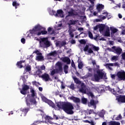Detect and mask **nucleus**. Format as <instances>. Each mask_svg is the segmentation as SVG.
<instances>
[{
    "label": "nucleus",
    "mask_w": 125,
    "mask_h": 125,
    "mask_svg": "<svg viewBox=\"0 0 125 125\" xmlns=\"http://www.w3.org/2000/svg\"><path fill=\"white\" fill-rule=\"evenodd\" d=\"M40 69H41V71H42V70H45V66H44V65H41Z\"/></svg>",
    "instance_id": "57"
},
{
    "label": "nucleus",
    "mask_w": 125,
    "mask_h": 125,
    "mask_svg": "<svg viewBox=\"0 0 125 125\" xmlns=\"http://www.w3.org/2000/svg\"><path fill=\"white\" fill-rule=\"evenodd\" d=\"M71 11H69L68 12V15L67 16H74L76 15H77V14L74 13V12L75 11V10H74L73 9H71Z\"/></svg>",
    "instance_id": "28"
},
{
    "label": "nucleus",
    "mask_w": 125,
    "mask_h": 125,
    "mask_svg": "<svg viewBox=\"0 0 125 125\" xmlns=\"http://www.w3.org/2000/svg\"><path fill=\"white\" fill-rule=\"evenodd\" d=\"M21 79H22V80L23 81V83H25L27 81L26 80V78H25V76H21Z\"/></svg>",
    "instance_id": "53"
},
{
    "label": "nucleus",
    "mask_w": 125,
    "mask_h": 125,
    "mask_svg": "<svg viewBox=\"0 0 125 125\" xmlns=\"http://www.w3.org/2000/svg\"><path fill=\"white\" fill-rule=\"evenodd\" d=\"M99 116L100 118H104V113H103V112H100Z\"/></svg>",
    "instance_id": "55"
},
{
    "label": "nucleus",
    "mask_w": 125,
    "mask_h": 125,
    "mask_svg": "<svg viewBox=\"0 0 125 125\" xmlns=\"http://www.w3.org/2000/svg\"><path fill=\"white\" fill-rule=\"evenodd\" d=\"M36 60H38L39 61H43L44 59H43V56L41 55H39L36 57Z\"/></svg>",
    "instance_id": "31"
},
{
    "label": "nucleus",
    "mask_w": 125,
    "mask_h": 125,
    "mask_svg": "<svg viewBox=\"0 0 125 125\" xmlns=\"http://www.w3.org/2000/svg\"><path fill=\"white\" fill-rule=\"evenodd\" d=\"M105 27L106 25H105V24H101L99 26V31L100 32V33L104 31Z\"/></svg>",
    "instance_id": "24"
},
{
    "label": "nucleus",
    "mask_w": 125,
    "mask_h": 125,
    "mask_svg": "<svg viewBox=\"0 0 125 125\" xmlns=\"http://www.w3.org/2000/svg\"><path fill=\"white\" fill-rule=\"evenodd\" d=\"M12 4L13 6H16V5H19V4L17 3L16 1H13Z\"/></svg>",
    "instance_id": "61"
},
{
    "label": "nucleus",
    "mask_w": 125,
    "mask_h": 125,
    "mask_svg": "<svg viewBox=\"0 0 125 125\" xmlns=\"http://www.w3.org/2000/svg\"><path fill=\"white\" fill-rule=\"evenodd\" d=\"M122 115L119 114L117 117L115 118L116 121H120V120H122Z\"/></svg>",
    "instance_id": "46"
},
{
    "label": "nucleus",
    "mask_w": 125,
    "mask_h": 125,
    "mask_svg": "<svg viewBox=\"0 0 125 125\" xmlns=\"http://www.w3.org/2000/svg\"><path fill=\"white\" fill-rule=\"evenodd\" d=\"M90 104L91 106H94V108H95V109L96 108V102H95L94 100L92 99L90 100Z\"/></svg>",
    "instance_id": "27"
},
{
    "label": "nucleus",
    "mask_w": 125,
    "mask_h": 125,
    "mask_svg": "<svg viewBox=\"0 0 125 125\" xmlns=\"http://www.w3.org/2000/svg\"><path fill=\"white\" fill-rule=\"evenodd\" d=\"M80 42L81 44H85V43H86V41L84 40H80Z\"/></svg>",
    "instance_id": "49"
},
{
    "label": "nucleus",
    "mask_w": 125,
    "mask_h": 125,
    "mask_svg": "<svg viewBox=\"0 0 125 125\" xmlns=\"http://www.w3.org/2000/svg\"><path fill=\"white\" fill-rule=\"evenodd\" d=\"M39 78H41L43 81H45V82H48V81L51 80L50 76H49V74L45 72L42 75L39 76Z\"/></svg>",
    "instance_id": "12"
},
{
    "label": "nucleus",
    "mask_w": 125,
    "mask_h": 125,
    "mask_svg": "<svg viewBox=\"0 0 125 125\" xmlns=\"http://www.w3.org/2000/svg\"><path fill=\"white\" fill-rule=\"evenodd\" d=\"M33 53H36L37 55H42V54L41 52H40V51L38 50L34 51Z\"/></svg>",
    "instance_id": "44"
},
{
    "label": "nucleus",
    "mask_w": 125,
    "mask_h": 125,
    "mask_svg": "<svg viewBox=\"0 0 125 125\" xmlns=\"http://www.w3.org/2000/svg\"><path fill=\"white\" fill-rule=\"evenodd\" d=\"M70 100H72L75 103H80L81 102V99L78 97L71 96L69 98Z\"/></svg>",
    "instance_id": "19"
},
{
    "label": "nucleus",
    "mask_w": 125,
    "mask_h": 125,
    "mask_svg": "<svg viewBox=\"0 0 125 125\" xmlns=\"http://www.w3.org/2000/svg\"><path fill=\"white\" fill-rule=\"evenodd\" d=\"M88 36L90 39H93V35H92V33H91V32L88 31Z\"/></svg>",
    "instance_id": "50"
},
{
    "label": "nucleus",
    "mask_w": 125,
    "mask_h": 125,
    "mask_svg": "<svg viewBox=\"0 0 125 125\" xmlns=\"http://www.w3.org/2000/svg\"><path fill=\"white\" fill-rule=\"evenodd\" d=\"M64 45H66V42H62L60 43V47H62V46H64Z\"/></svg>",
    "instance_id": "48"
},
{
    "label": "nucleus",
    "mask_w": 125,
    "mask_h": 125,
    "mask_svg": "<svg viewBox=\"0 0 125 125\" xmlns=\"http://www.w3.org/2000/svg\"><path fill=\"white\" fill-rule=\"evenodd\" d=\"M42 101L45 102V103H47V104H49V106L52 107V108H53L54 109H55L56 108V106H55V104L50 100H48L47 98H46L44 96H42Z\"/></svg>",
    "instance_id": "10"
},
{
    "label": "nucleus",
    "mask_w": 125,
    "mask_h": 125,
    "mask_svg": "<svg viewBox=\"0 0 125 125\" xmlns=\"http://www.w3.org/2000/svg\"><path fill=\"white\" fill-rule=\"evenodd\" d=\"M89 115H90V114H92V113H93V109H90L89 110Z\"/></svg>",
    "instance_id": "63"
},
{
    "label": "nucleus",
    "mask_w": 125,
    "mask_h": 125,
    "mask_svg": "<svg viewBox=\"0 0 125 125\" xmlns=\"http://www.w3.org/2000/svg\"><path fill=\"white\" fill-rule=\"evenodd\" d=\"M54 95L56 96H57V95H59V90H57V91H55L54 92Z\"/></svg>",
    "instance_id": "58"
},
{
    "label": "nucleus",
    "mask_w": 125,
    "mask_h": 125,
    "mask_svg": "<svg viewBox=\"0 0 125 125\" xmlns=\"http://www.w3.org/2000/svg\"><path fill=\"white\" fill-rule=\"evenodd\" d=\"M44 119L45 120V121H47V122L48 123H49V124H52L53 123L52 122H51L50 121V120H53V118L49 116H46L45 117H44Z\"/></svg>",
    "instance_id": "23"
},
{
    "label": "nucleus",
    "mask_w": 125,
    "mask_h": 125,
    "mask_svg": "<svg viewBox=\"0 0 125 125\" xmlns=\"http://www.w3.org/2000/svg\"><path fill=\"white\" fill-rule=\"evenodd\" d=\"M25 102L27 107H31L32 105L37 104V101H36V99L33 97L25 98Z\"/></svg>",
    "instance_id": "8"
},
{
    "label": "nucleus",
    "mask_w": 125,
    "mask_h": 125,
    "mask_svg": "<svg viewBox=\"0 0 125 125\" xmlns=\"http://www.w3.org/2000/svg\"><path fill=\"white\" fill-rule=\"evenodd\" d=\"M25 71H26V72H30L31 68V65H27L25 67V68L24 69Z\"/></svg>",
    "instance_id": "38"
},
{
    "label": "nucleus",
    "mask_w": 125,
    "mask_h": 125,
    "mask_svg": "<svg viewBox=\"0 0 125 125\" xmlns=\"http://www.w3.org/2000/svg\"><path fill=\"white\" fill-rule=\"evenodd\" d=\"M68 87L70 88V89H72V90L76 89V87H75V84H74V83H72L70 86H68Z\"/></svg>",
    "instance_id": "40"
},
{
    "label": "nucleus",
    "mask_w": 125,
    "mask_h": 125,
    "mask_svg": "<svg viewBox=\"0 0 125 125\" xmlns=\"http://www.w3.org/2000/svg\"><path fill=\"white\" fill-rule=\"evenodd\" d=\"M98 12H101L103 9H104V5L102 4H98L96 7Z\"/></svg>",
    "instance_id": "21"
},
{
    "label": "nucleus",
    "mask_w": 125,
    "mask_h": 125,
    "mask_svg": "<svg viewBox=\"0 0 125 125\" xmlns=\"http://www.w3.org/2000/svg\"><path fill=\"white\" fill-rule=\"evenodd\" d=\"M64 103L58 102L57 103V106L59 109H62V104Z\"/></svg>",
    "instance_id": "41"
},
{
    "label": "nucleus",
    "mask_w": 125,
    "mask_h": 125,
    "mask_svg": "<svg viewBox=\"0 0 125 125\" xmlns=\"http://www.w3.org/2000/svg\"><path fill=\"white\" fill-rule=\"evenodd\" d=\"M103 14L104 15H105V16H106V17H109V13L107 11H104V12L103 13Z\"/></svg>",
    "instance_id": "52"
},
{
    "label": "nucleus",
    "mask_w": 125,
    "mask_h": 125,
    "mask_svg": "<svg viewBox=\"0 0 125 125\" xmlns=\"http://www.w3.org/2000/svg\"><path fill=\"white\" fill-rule=\"evenodd\" d=\"M30 87L24 84L21 90V93L23 95H26L27 94V91L29 89Z\"/></svg>",
    "instance_id": "13"
},
{
    "label": "nucleus",
    "mask_w": 125,
    "mask_h": 125,
    "mask_svg": "<svg viewBox=\"0 0 125 125\" xmlns=\"http://www.w3.org/2000/svg\"><path fill=\"white\" fill-rule=\"evenodd\" d=\"M105 66H106V68H109L110 69H111V67H110V66H114V63H107L106 64H105Z\"/></svg>",
    "instance_id": "43"
},
{
    "label": "nucleus",
    "mask_w": 125,
    "mask_h": 125,
    "mask_svg": "<svg viewBox=\"0 0 125 125\" xmlns=\"http://www.w3.org/2000/svg\"><path fill=\"white\" fill-rule=\"evenodd\" d=\"M76 22H77L76 21L73 20H70L68 25L69 26H71V25H75V24H76Z\"/></svg>",
    "instance_id": "39"
},
{
    "label": "nucleus",
    "mask_w": 125,
    "mask_h": 125,
    "mask_svg": "<svg viewBox=\"0 0 125 125\" xmlns=\"http://www.w3.org/2000/svg\"><path fill=\"white\" fill-rule=\"evenodd\" d=\"M31 93V96L29 97H33V98H35V96H36V93L35 92V90L34 89H32L30 91Z\"/></svg>",
    "instance_id": "37"
},
{
    "label": "nucleus",
    "mask_w": 125,
    "mask_h": 125,
    "mask_svg": "<svg viewBox=\"0 0 125 125\" xmlns=\"http://www.w3.org/2000/svg\"><path fill=\"white\" fill-rule=\"evenodd\" d=\"M117 101L120 103H125V95H120L119 96H117Z\"/></svg>",
    "instance_id": "15"
},
{
    "label": "nucleus",
    "mask_w": 125,
    "mask_h": 125,
    "mask_svg": "<svg viewBox=\"0 0 125 125\" xmlns=\"http://www.w3.org/2000/svg\"><path fill=\"white\" fill-rule=\"evenodd\" d=\"M112 93L114 94V95H119V94L121 93V89H120L119 87L113 88Z\"/></svg>",
    "instance_id": "20"
},
{
    "label": "nucleus",
    "mask_w": 125,
    "mask_h": 125,
    "mask_svg": "<svg viewBox=\"0 0 125 125\" xmlns=\"http://www.w3.org/2000/svg\"><path fill=\"white\" fill-rule=\"evenodd\" d=\"M83 62H81L78 63V68L79 69H83Z\"/></svg>",
    "instance_id": "45"
},
{
    "label": "nucleus",
    "mask_w": 125,
    "mask_h": 125,
    "mask_svg": "<svg viewBox=\"0 0 125 125\" xmlns=\"http://www.w3.org/2000/svg\"><path fill=\"white\" fill-rule=\"evenodd\" d=\"M47 34L49 36L51 35H55L56 32H55V30H53L52 27H49L47 28Z\"/></svg>",
    "instance_id": "16"
},
{
    "label": "nucleus",
    "mask_w": 125,
    "mask_h": 125,
    "mask_svg": "<svg viewBox=\"0 0 125 125\" xmlns=\"http://www.w3.org/2000/svg\"><path fill=\"white\" fill-rule=\"evenodd\" d=\"M71 66L74 69H77V68L76 67V64H75V62L73 61H72Z\"/></svg>",
    "instance_id": "51"
},
{
    "label": "nucleus",
    "mask_w": 125,
    "mask_h": 125,
    "mask_svg": "<svg viewBox=\"0 0 125 125\" xmlns=\"http://www.w3.org/2000/svg\"><path fill=\"white\" fill-rule=\"evenodd\" d=\"M105 37H110V29H109V27H107L106 31L104 33Z\"/></svg>",
    "instance_id": "26"
},
{
    "label": "nucleus",
    "mask_w": 125,
    "mask_h": 125,
    "mask_svg": "<svg viewBox=\"0 0 125 125\" xmlns=\"http://www.w3.org/2000/svg\"><path fill=\"white\" fill-rule=\"evenodd\" d=\"M63 64L61 62H58L56 63V69H53L50 73V76H54L55 74L62 75L63 74Z\"/></svg>",
    "instance_id": "2"
},
{
    "label": "nucleus",
    "mask_w": 125,
    "mask_h": 125,
    "mask_svg": "<svg viewBox=\"0 0 125 125\" xmlns=\"http://www.w3.org/2000/svg\"><path fill=\"white\" fill-rule=\"evenodd\" d=\"M70 29L68 30V33L70 37L72 38H74V33H73V30L71 29V26H70Z\"/></svg>",
    "instance_id": "33"
},
{
    "label": "nucleus",
    "mask_w": 125,
    "mask_h": 125,
    "mask_svg": "<svg viewBox=\"0 0 125 125\" xmlns=\"http://www.w3.org/2000/svg\"><path fill=\"white\" fill-rule=\"evenodd\" d=\"M53 120H59V117L58 116H56L55 114L53 115Z\"/></svg>",
    "instance_id": "54"
},
{
    "label": "nucleus",
    "mask_w": 125,
    "mask_h": 125,
    "mask_svg": "<svg viewBox=\"0 0 125 125\" xmlns=\"http://www.w3.org/2000/svg\"><path fill=\"white\" fill-rule=\"evenodd\" d=\"M46 35L47 34V31L46 30L41 31L37 33V36H41V35Z\"/></svg>",
    "instance_id": "30"
},
{
    "label": "nucleus",
    "mask_w": 125,
    "mask_h": 125,
    "mask_svg": "<svg viewBox=\"0 0 125 125\" xmlns=\"http://www.w3.org/2000/svg\"><path fill=\"white\" fill-rule=\"evenodd\" d=\"M61 83H62V84H61L62 89H64L65 88V86H64V84L62 82Z\"/></svg>",
    "instance_id": "62"
},
{
    "label": "nucleus",
    "mask_w": 125,
    "mask_h": 125,
    "mask_svg": "<svg viewBox=\"0 0 125 125\" xmlns=\"http://www.w3.org/2000/svg\"><path fill=\"white\" fill-rule=\"evenodd\" d=\"M100 48L99 47H97L93 44H86L83 48V51L84 52H88L89 54L94 53V51H98Z\"/></svg>",
    "instance_id": "4"
},
{
    "label": "nucleus",
    "mask_w": 125,
    "mask_h": 125,
    "mask_svg": "<svg viewBox=\"0 0 125 125\" xmlns=\"http://www.w3.org/2000/svg\"><path fill=\"white\" fill-rule=\"evenodd\" d=\"M56 17L63 18V17H64V12H63V10L61 9L58 10L57 11V13L56 14Z\"/></svg>",
    "instance_id": "14"
},
{
    "label": "nucleus",
    "mask_w": 125,
    "mask_h": 125,
    "mask_svg": "<svg viewBox=\"0 0 125 125\" xmlns=\"http://www.w3.org/2000/svg\"><path fill=\"white\" fill-rule=\"evenodd\" d=\"M42 29H43V28L42 25L37 24L32 30H30L29 32L30 34H32V35H36V36H38V33H39V32H41L40 31H42Z\"/></svg>",
    "instance_id": "9"
},
{
    "label": "nucleus",
    "mask_w": 125,
    "mask_h": 125,
    "mask_svg": "<svg viewBox=\"0 0 125 125\" xmlns=\"http://www.w3.org/2000/svg\"><path fill=\"white\" fill-rule=\"evenodd\" d=\"M112 50V52L116 53L117 55H121L122 54V52L123 51V49L120 47H116V46H113L111 47Z\"/></svg>",
    "instance_id": "11"
},
{
    "label": "nucleus",
    "mask_w": 125,
    "mask_h": 125,
    "mask_svg": "<svg viewBox=\"0 0 125 125\" xmlns=\"http://www.w3.org/2000/svg\"><path fill=\"white\" fill-rule=\"evenodd\" d=\"M36 74L37 75V76H42V69L41 68H38L37 70L36 71Z\"/></svg>",
    "instance_id": "29"
},
{
    "label": "nucleus",
    "mask_w": 125,
    "mask_h": 125,
    "mask_svg": "<svg viewBox=\"0 0 125 125\" xmlns=\"http://www.w3.org/2000/svg\"><path fill=\"white\" fill-rule=\"evenodd\" d=\"M110 77L112 80H116L118 82L125 81V72L118 71L116 74H110Z\"/></svg>",
    "instance_id": "3"
},
{
    "label": "nucleus",
    "mask_w": 125,
    "mask_h": 125,
    "mask_svg": "<svg viewBox=\"0 0 125 125\" xmlns=\"http://www.w3.org/2000/svg\"><path fill=\"white\" fill-rule=\"evenodd\" d=\"M62 61L63 62L67 63V64L71 63V60H70V58H69V57H65L62 58Z\"/></svg>",
    "instance_id": "22"
},
{
    "label": "nucleus",
    "mask_w": 125,
    "mask_h": 125,
    "mask_svg": "<svg viewBox=\"0 0 125 125\" xmlns=\"http://www.w3.org/2000/svg\"><path fill=\"white\" fill-rule=\"evenodd\" d=\"M68 69H69V66L68 65H65L63 67V71L65 74H68Z\"/></svg>",
    "instance_id": "35"
},
{
    "label": "nucleus",
    "mask_w": 125,
    "mask_h": 125,
    "mask_svg": "<svg viewBox=\"0 0 125 125\" xmlns=\"http://www.w3.org/2000/svg\"><path fill=\"white\" fill-rule=\"evenodd\" d=\"M21 42H22V43H23V44L26 43V40L25 39V38H22L21 39Z\"/></svg>",
    "instance_id": "56"
},
{
    "label": "nucleus",
    "mask_w": 125,
    "mask_h": 125,
    "mask_svg": "<svg viewBox=\"0 0 125 125\" xmlns=\"http://www.w3.org/2000/svg\"><path fill=\"white\" fill-rule=\"evenodd\" d=\"M96 82H99L100 80H107V75L100 70L97 71V74L94 75Z\"/></svg>",
    "instance_id": "6"
},
{
    "label": "nucleus",
    "mask_w": 125,
    "mask_h": 125,
    "mask_svg": "<svg viewBox=\"0 0 125 125\" xmlns=\"http://www.w3.org/2000/svg\"><path fill=\"white\" fill-rule=\"evenodd\" d=\"M92 76V73H88L83 77V79H87L88 78L91 77Z\"/></svg>",
    "instance_id": "36"
},
{
    "label": "nucleus",
    "mask_w": 125,
    "mask_h": 125,
    "mask_svg": "<svg viewBox=\"0 0 125 125\" xmlns=\"http://www.w3.org/2000/svg\"><path fill=\"white\" fill-rule=\"evenodd\" d=\"M51 45V43L48 41V38H42L40 39V47L43 48H47Z\"/></svg>",
    "instance_id": "7"
},
{
    "label": "nucleus",
    "mask_w": 125,
    "mask_h": 125,
    "mask_svg": "<svg viewBox=\"0 0 125 125\" xmlns=\"http://www.w3.org/2000/svg\"><path fill=\"white\" fill-rule=\"evenodd\" d=\"M56 55H57V51H54L47 55V58H48V59H51L50 56H54V57H55Z\"/></svg>",
    "instance_id": "18"
},
{
    "label": "nucleus",
    "mask_w": 125,
    "mask_h": 125,
    "mask_svg": "<svg viewBox=\"0 0 125 125\" xmlns=\"http://www.w3.org/2000/svg\"><path fill=\"white\" fill-rule=\"evenodd\" d=\"M30 109H32L31 107L28 106L27 107H25L24 108L21 109V112L24 113V116L25 117V116L27 115V114L28 113V111H30Z\"/></svg>",
    "instance_id": "17"
},
{
    "label": "nucleus",
    "mask_w": 125,
    "mask_h": 125,
    "mask_svg": "<svg viewBox=\"0 0 125 125\" xmlns=\"http://www.w3.org/2000/svg\"><path fill=\"white\" fill-rule=\"evenodd\" d=\"M88 95L89 96H91L92 97H93V96H94V95H93V93H92V92H89L88 93Z\"/></svg>",
    "instance_id": "59"
},
{
    "label": "nucleus",
    "mask_w": 125,
    "mask_h": 125,
    "mask_svg": "<svg viewBox=\"0 0 125 125\" xmlns=\"http://www.w3.org/2000/svg\"><path fill=\"white\" fill-rule=\"evenodd\" d=\"M16 66L18 67V68L21 69L23 67V65H22V62L21 61L18 62L17 63H16Z\"/></svg>",
    "instance_id": "32"
},
{
    "label": "nucleus",
    "mask_w": 125,
    "mask_h": 125,
    "mask_svg": "<svg viewBox=\"0 0 125 125\" xmlns=\"http://www.w3.org/2000/svg\"><path fill=\"white\" fill-rule=\"evenodd\" d=\"M73 79L74 81V83H76V84H81V87L79 89L80 92H81V93H86V90H85L86 86L85 84H84V83H82V81L79 80L76 77L74 76Z\"/></svg>",
    "instance_id": "5"
},
{
    "label": "nucleus",
    "mask_w": 125,
    "mask_h": 125,
    "mask_svg": "<svg viewBox=\"0 0 125 125\" xmlns=\"http://www.w3.org/2000/svg\"><path fill=\"white\" fill-rule=\"evenodd\" d=\"M62 110L68 115L74 114V105L70 102H66L62 104Z\"/></svg>",
    "instance_id": "1"
},
{
    "label": "nucleus",
    "mask_w": 125,
    "mask_h": 125,
    "mask_svg": "<svg viewBox=\"0 0 125 125\" xmlns=\"http://www.w3.org/2000/svg\"><path fill=\"white\" fill-rule=\"evenodd\" d=\"M109 125H121V123L116 121H111L108 123Z\"/></svg>",
    "instance_id": "25"
},
{
    "label": "nucleus",
    "mask_w": 125,
    "mask_h": 125,
    "mask_svg": "<svg viewBox=\"0 0 125 125\" xmlns=\"http://www.w3.org/2000/svg\"><path fill=\"white\" fill-rule=\"evenodd\" d=\"M111 31L112 34H116V33L118 32V29L114 28L111 29Z\"/></svg>",
    "instance_id": "42"
},
{
    "label": "nucleus",
    "mask_w": 125,
    "mask_h": 125,
    "mask_svg": "<svg viewBox=\"0 0 125 125\" xmlns=\"http://www.w3.org/2000/svg\"><path fill=\"white\" fill-rule=\"evenodd\" d=\"M81 102L83 104H85L87 103V99L83 97L81 99Z\"/></svg>",
    "instance_id": "34"
},
{
    "label": "nucleus",
    "mask_w": 125,
    "mask_h": 125,
    "mask_svg": "<svg viewBox=\"0 0 125 125\" xmlns=\"http://www.w3.org/2000/svg\"><path fill=\"white\" fill-rule=\"evenodd\" d=\"M122 56L123 59L125 60V53H124L123 54H122Z\"/></svg>",
    "instance_id": "64"
},
{
    "label": "nucleus",
    "mask_w": 125,
    "mask_h": 125,
    "mask_svg": "<svg viewBox=\"0 0 125 125\" xmlns=\"http://www.w3.org/2000/svg\"><path fill=\"white\" fill-rule=\"evenodd\" d=\"M70 43H71V44H75V43H76V41L74 39H72V40H71Z\"/></svg>",
    "instance_id": "60"
},
{
    "label": "nucleus",
    "mask_w": 125,
    "mask_h": 125,
    "mask_svg": "<svg viewBox=\"0 0 125 125\" xmlns=\"http://www.w3.org/2000/svg\"><path fill=\"white\" fill-rule=\"evenodd\" d=\"M42 121H41L40 120H37L34 122V124H35L36 125H39V124H42Z\"/></svg>",
    "instance_id": "47"
}]
</instances>
